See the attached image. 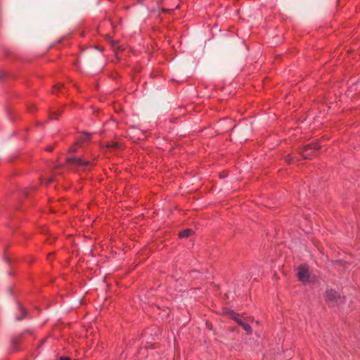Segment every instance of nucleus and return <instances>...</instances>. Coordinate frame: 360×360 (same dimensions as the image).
Returning <instances> with one entry per match:
<instances>
[{"mask_svg": "<svg viewBox=\"0 0 360 360\" xmlns=\"http://www.w3.org/2000/svg\"><path fill=\"white\" fill-rule=\"evenodd\" d=\"M297 276L300 281L307 283L315 281L314 277L311 276L308 266L305 264L300 265L297 269Z\"/></svg>", "mask_w": 360, "mask_h": 360, "instance_id": "f257e3e1", "label": "nucleus"}, {"mask_svg": "<svg viewBox=\"0 0 360 360\" xmlns=\"http://www.w3.org/2000/svg\"><path fill=\"white\" fill-rule=\"evenodd\" d=\"M325 297L326 301L332 306H338L344 302V297L333 289L326 291Z\"/></svg>", "mask_w": 360, "mask_h": 360, "instance_id": "f03ea898", "label": "nucleus"}, {"mask_svg": "<svg viewBox=\"0 0 360 360\" xmlns=\"http://www.w3.org/2000/svg\"><path fill=\"white\" fill-rule=\"evenodd\" d=\"M228 315L230 318L233 319L238 325H240L248 333H250L252 332V328L250 325L246 323L240 317L238 314L233 311H229L227 312Z\"/></svg>", "mask_w": 360, "mask_h": 360, "instance_id": "7ed1b4c3", "label": "nucleus"}, {"mask_svg": "<svg viewBox=\"0 0 360 360\" xmlns=\"http://www.w3.org/2000/svg\"><path fill=\"white\" fill-rule=\"evenodd\" d=\"M67 162L68 164L73 165V166H77L79 167H85L91 164V162L89 160H84L80 157L77 156H69L67 158Z\"/></svg>", "mask_w": 360, "mask_h": 360, "instance_id": "20e7f679", "label": "nucleus"}, {"mask_svg": "<svg viewBox=\"0 0 360 360\" xmlns=\"http://www.w3.org/2000/svg\"><path fill=\"white\" fill-rule=\"evenodd\" d=\"M319 146L316 143H311L305 146L300 152L303 158H310L313 153L318 150Z\"/></svg>", "mask_w": 360, "mask_h": 360, "instance_id": "39448f33", "label": "nucleus"}, {"mask_svg": "<svg viewBox=\"0 0 360 360\" xmlns=\"http://www.w3.org/2000/svg\"><path fill=\"white\" fill-rule=\"evenodd\" d=\"M193 230L188 229L179 233V237L181 238H187L193 234Z\"/></svg>", "mask_w": 360, "mask_h": 360, "instance_id": "423d86ee", "label": "nucleus"}, {"mask_svg": "<svg viewBox=\"0 0 360 360\" xmlns=\"http://www.w3.org/2000/svg\"><path fill=\"white\" fill-rule=\"evenodd\" d=\"M107 147L114 150H117L120 148L121 144L119 142L111 141L107 145Z\"/></svg>", "mask_w": 360, "mask_h": 360, "instance_id": "0eeeda50", "label": "nucleus"}, {"mask_svg": "<svg viewBox=\"0 0 360 360\" xmlns=\"http://www.w3.org/2000/svg\"><path fill=\"white\" fill-rule=\"evenodd\" d=\"M19 309L22 316H16V320L21 321L26 314V310L23 309L21 306L19 307Z\"/></svg>", "mask_w": 360, "mask_h": 360, "instance_id": "6e6552de", "label": "nucleus"}, {"mask_svg": "<svg viewBox=\"0 0 360 360\" xmlns=\"http://www.w3.org/2000/svg\"><path fill=\"white\" fill-rule=\"evenodd\" d=\"M17 339L16 338H13L11 340V345H12V347L13 348V349H17Z\"/></svg>", "mask_w": 360, "mask_h": 360, "instance_id": "1a4fd4ad", "label": "nucleus"}, {"mask_svg": "<svg viewBox=\"0 0 360 360\" xmlns=\"http://www.w3.org/2000/svg\"><path fill=\"white\" fill-rule=\"evenodd\" d=\"M77 150V146H72L70 148V152H72V153H75L76 152Z\"/></svg>", "mask_w": 360, "mask_h": 360, "instance_id": "9d476101", "label": "nucleus"}, {"mask_svg": "<svg viewBox=\"0 0 360 360\" xmlns=\"http://www.w3.org/2000/svg\"><path fill=\"white\" fill-rule=\"evenodd\" d=\"M6 74L4 72H0V79H3L6 76Z\"/></svg>", "mask_w": 360, "mask_h": 360, "instance_id": "9b49d317", "label": "nucleus"}, {"mask_svg": "<svg viewBox=\"0 0 360 360\" xmlns=\"http://www.w3.org/2000/svg\"><path fill=\"white\" fill-rule=\"evenodd\" d=\"M85 136H86V137L82 138L83 141H86L89 139L90 134H85Z\"/></svg>", "mask_w": 360, "mask_h": 360, "instance_id": "f8f14e48", "label": "nucleus"}, {"mask_svg": "<svg viewBox=\"0 0 360 360\" xmlns=\"http://www.w3.org/2000/svg\"><path fill=\"white\" fill-rule=\"evenodd\" d=\"M289 163L293 162L294 160L292 158H288L286 160Z\"/></svg>", "mask_w": 360, "mask_h": 360, "instance_id": "ddd939ff", "label": "nucleus"}, {"mask_svg": "<svg viewBox=\"0 0 360 360\" xmlns=\"http://www.w3.org/2000/svg\"><path fill=\"white\" fill-rule=\"evenodd\" d=\"M60 360H71L69 357L62 356Z\"/></svg>", "mask_w": 360, "mask_h": 360, "instance_id": "4468645a", "label": "nucleus"}, {"mask_svg": "<svg viewBox=\"0 0 360 360\" xmlns=\"http://www.w3.org/2000/svg\"><path fill=\"white\" fill-rule=\"evenodd\" d=\"M62 86H63V84H58L56 85L54 87H55L56 89H60V88H61Z\"/></svg>", "mask_w": 360, "mask_h": 360, "instance_id": "2eb2a0df", "label": "nucleus"}, {"mask_svg": "<svg viewBox=\"0 0 360 360\" xmlns=\"http://www.w3.org/2000/svg\"><path fill=\"white\" fill-rule=\"evenodd\" d=\"M53 181V179L52 178H49L48 180H47V184H50Z\"/></svg>", "mask_w": 360, "mask_h": 360, "instance_id": "dca6fc26", "label": "nucleus"}, {"mask_svg": "<svg viewBox=\"0 0 360 360\" xmlns=\"http://www.w3.org/2000/svg\"><path fill=\"white\" fill-rule=\"evenodd\" d=\"M51 119H56V118H57V117H56V116H55V115H51Z\"/></svg>", "mask_w": 360, "mask_h": 360, "instance_id": "f3484780", "label": "nucleus"}]
</instances>
